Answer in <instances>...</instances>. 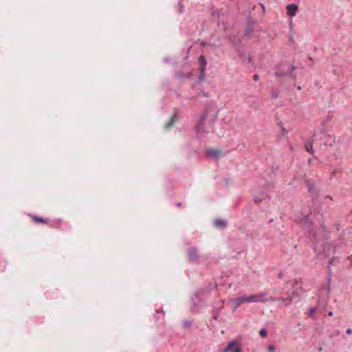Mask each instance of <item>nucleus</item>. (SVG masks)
Wrapping results in <instances>:
<instances>
[{
	"mask_svg": "<svg viewBox=\"0 0 352 352\" xmlns=\"http://www.w3.org/2000/svg\"><path fill=\"white\" fill-rule=\"evenodd\" d=\"M218 115V109L215 106H208L201 116L197 125V131L199 135L202 138L203 134L212 130L214 122Z\"/></svg>",
	"mask_w": 352,
	"mask_h": 352,
	"instance_id": "f257e3e1",
	"label": "nucleus"
},
{
	"mask_svg": "<svg viewBox=\"0 0 352 352\" xmlns=\"http://www.w3.org/2000/svg\"><path fill=\"white\" fill-rule=\"evenodd\" d=\"M263 295H250V296H243L239 298L231 299L229 302L232 303L233 311H235L237 307L247 302H256L263 301Z\"/></svg>",
	"mask_w": 352,
	"mask_h": 352,
	"instance_id": "f03ea898",
	"label": "nucleus"
},
{
	"mask_svg": "<svg viewBox=\"0 0 352 352\" xmlns=\"http://www.w3.org/2000/svg\"><path fill=\"white\" fill-rule=\"evenodd\" d=\"M294 69V67L290 65L281 64L279 66L278 70L275 72L276 76L289 75Z\"/></svg>",
	"mask_w": 352,
	"mask_h": 352,
	"instance_id": "7ed1b4c3",
	"label": "nucleus"
},
{
	"mask_svg": "<svg viewBox=\"0 0 352 352\" xmlns=\"http://www.w3.org/2000/svg\"><path fill=\"white\" fill-rule=\"evenodd\" d=\"M222 352H241L239 342L236 340H232L223 348Z\"/></svg>",
	"mask_w": 352,
	"mask_h": 352,
	"instance_id": "20e7f679",
	"label": "nucleus"
},
{
	"mask_svg": "<svg viewBox=\"0 0 352 352\" xmlns=\"http://www.w3.org/2000/svg\"><path fill=\"white\" fill-rule=\"evenodd\" d=\"M298 10V6L296 3H291L286 6V13L291 19L296 15Z\"/></svg>",
	"mask_w": 352,
	"mask_h": 352,
	"instance_id": "39448f33",
	"label": "nucleus"
},
{
	"mask_svg": "<svg viewBox=\"0 0 352 352\" xmlns=\"http://www.w3.org/2000/svg\"><path fill=\"white\" fill-rule=\"evenodd\" d=\"M214 224L217 228H223L226 226V221L221 219H217L214 221Z\"/></svg>",
	"mask_w": 352,
	"mask_h": 352,
	"instance_id": "423d86ee",
	"label": "nucleus"
},
{
	"mask_svg": "<svg viewBox=\"0 0 352 352\" xmlns=\"http://www.w3.org/2000/svg\"><path fill=\"white\" fill-rule=\"evenodd\" d=\"M198 257V254H197V251L192 248V249H190L188 252V258L190 261H195L197 258Z\"/></svg>",
	"mask_w": 352,
	"mask_h": 352,
	"instance_id": "0eeeda50",
	"label": "nucleus"
},
{
	"mask_svg": "<svg viewBox=\"0 0 352 352\" xmlns=\"http://www.w3.org/2000/svg\"><path fill=\"white\" fill-rule=\"evenodd\" d=\"M199 61L201 64V73L204 74L206 69V61L205 58L203 56H200L199 58Z\"/></svg>",
	"mask_w": 352,
	"mask_h": 352,
	"instance_id": "6e6552de",
	"label": "nucleus"
},
{
	"mask_svg": "<svg viewBox=\"0 0 352 352\" xmlns=\"http://www.w3.org/2000/svg\"><path fill=\"white\" fill-rule=\"evenodd\" d=\"M305 149L308 152L313 153H314V151H313V140H310L307 141L305 142Z\"/></svg>",
	"mask_w": 352,
	"mask_h": 352,
	"instance_id": "1a4fd4ad",
	"label": "nucleus"
},
{
	"mask_svg": "<svg viewBox=\"0 0 352 352\" xmlns=\"http://www.w3.org/2000/svg\"><path fill=\"white\" fill-rule=\"evenodd\" d=\"M318 309L317 307H311L307 311V315L309 318H314L316 314V310Z\"/></svg>",
	"mask_w": 352,
	"mask_h": 352,
	"instance_id": "9d476101",
	"label": "nucleus"
},
{
	"mask_svg": "<svg viewBox=\"0 0 352 352\" xmlns=\"http://www.w3.org/2000/svg\"><path fill=\"white\" fill-rule=\"evenodd\" d=\"M220 154V151H208V155L210 156H212L214 157H217Z\"/></svg>",
	"mask_w": 352,
	"mask_h": 352,
	"instance_id": "9b49d317",
	"label": "nucleus"
},
{
	"mask_svg": "<svg viewBox=\"0 0 352 352\" xmlns=\"http://www.w3.org/2000/svg\"><path fill=\"white\" fill-rule=\"evenodd\" d=\"M192 302L195 306L199 303V297L197 296V294H195V296L192 298Z\"/></svg>",
	"mask_w": 352,
	"mask_h": 352,
	"instance_id": "f8f14e48",
	"label": "nucleus"
},
{
	"mask_svg": "<svg viewBox=\"0 0 352 352\" xmlns=\"http://www.w3.org/2000/svg\"><path fill=\"white\" fill-rule=\"evenodd\" d=\"M330 282H331V279L329 278L328 280V284L327 285V287L326 289H324V292L327 295L329 294L330 292H331V285H330Z\"/></svg>",
	"mask_w": 352,
	"mask_h": 352,
	"instance_id": "ddd939ff",
	"label": "nucleus"
},
{
	"mask_svg": "<svg viewBox=\"0 0 352 352\" xmlns=\"http://www.w3.org/2000/svg\"><path fill=\"white\" fill-rule=\"evenodd\" d=\"M33 219L36 222H45V220L44 219H42V218H39V217H33Z\"/></svg>",
	"mask_w": 352,
	"mask_h": 352,
	"instance_id": "4468645a",
	"label": "nucleus"
},
{
	"mask_svg": "<svg viewBox=\"0 0 352 352\" xmlns=\"http://www.w3.org/2000/svg\"><path fill=\"white\" fill-rule=\"evenodd\" d=\"M292 299H293V297H289V298H286L285 300H284V301H285V302H284L283 305L285 306L288 305L289 304V302L292 301Z\"/></svg>",
	"mask_w": 352,
	"mask_h": 352,
	"instance_id": "2eb2a0df",
	"label": "nucleus"
},
{
	"mask_svg": "<svg viewBox=\"0 0 352 352\" xmlns=\"http://www.w3.org/2000/svg\"><path fill=\"white\" fill-rule=\"evenodd\" d=\"M267 350L269 352H275L276 351V349H275V346H273V345H269L267 346Z\"/></svg>",
	"mask_w": 352,
	"mask_h": 352,
	"instance_id": "dca6fc26",
	"label": "nucleus"
},
{
	"mask_svg": "<svg viewBox=\"0 0 352 352\" xmlns=\"http://www.w3.org/2000/svg\"><path fill=\"white\" fill-rule=\"evenodd\" d=\"M175 122V118L172 117L170 121L166 125V127H169Z\"/></svg>",
	"mask_w": 352,
	"mask_h": 352,
	"instance_id": "f3484780",
	"label": "nucleus"
},
{
	"mask_svg": "<svg viewBox=\"0 0 352 352\" xmlns=\"http://www.w3.org/2000/svg\"><path fill=\"white\" fill-rule=\"evenodd\" d=\"M259 333H260L261 337H264V328H262V329H260Z\"/></svg>",
	"mask_w": 352,
	"mask_h": 352,
	"instance_id": "a211bd4d",
	"label": "nucleus"
},
{
	"mask_svg": "<svg viewBox=\"0 0 352 352\" xmlns=\"http://www.w3.org/2000/svg\"><path fill=\"white\" fill-rule=\"evenodd\" d=\"M346 332L347 334H349V335L352 334V329H347Z\"/></svg>",
	"mask_w": 352,
	"mask_h": 352,
	"instance_id": "6ab92c4d",
	"label": "nucleus"
},
{
	"mask_svg": "<svg viewBox=\"0 0 352 352\" xmlns=\"http://www.w3.org/2000/svg\"><path fill=\"white\" fill-rule=\"evenodd\" d=\"M253 79H254V80H257L258 79V75H254V76H253Z\"/></svg>",
	"mask_w": 352,
	"mask_h": 352,
	"instance_id": "aec40b11",
	"label": "nucleus"
},
{
	"mask_svg": "<svg viewBox=\"0 0 352 352\" xmlns=\"http://www.w3.org/2000/svg\"><path fill=\"white\" fill-rule=\"evenodd\" d=\"M282 130H283V131L285 133H287V131L285 130V129L283 126H282Z\"/></svg>",
	"mask_w": 352,
	"mask_h": 352,
	"instance_id": "412c9836",
	"label": "nucleus"
},
{
	"mask_svg": "<svg viewBox=\"0 0 352 352\" xmlns=\"http://www.w3.org/2000/svg\"><path fill=\"white\" fill-rule=\"evenodd\" d=\"M255 201L257 202H261L262 201L261 199H255Z\"/></svg>",
	"mask_w": 352,
	"mask_h": 352,
	"instance_id": "4be33fe9",
	"label": "nucleus"
},
{
	"mask_svg": "<svg viewBox=\"0 0 352 352\" xmlns=\"http://www.w3.org/2000/svg\"><path fill=\"white\" fill-rule=\"evenodd\" d=\"M333 312H332V311H329V312L328 313V315H329V316H333Z\"/></svg>",
	"mask_w": 352,
	"mask_h": 352,
	"instance_id": "5701e85b",
	"label": "nucleus"
},
{
	"mask_svg": "<svg viewBox=\"0 0 352 352\" xmlns=\"http://www.w3.org/2000/svg\"><path fill=\"white\" fill-rule=\"evenodd\" d=\"M351 261H352V255L349 257Z\"/></svg>",
	"mask_w": 352,
	"mask_h": 352,
	"instance_id": "b1692460",
	"label": "nucleus"
}]
</instances>
